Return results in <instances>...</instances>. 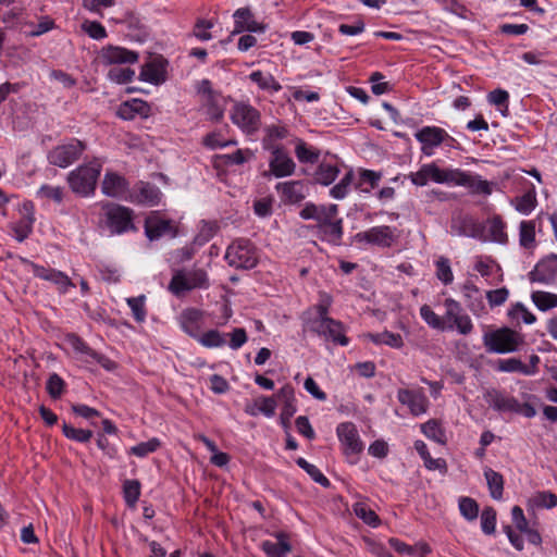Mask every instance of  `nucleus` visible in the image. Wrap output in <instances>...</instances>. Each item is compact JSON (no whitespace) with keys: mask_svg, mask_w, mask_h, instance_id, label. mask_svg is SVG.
Segmentation results:
<instances>
[{"mask_svg":"<svg viewBox=\"0 0 557 557\" xmlns=\"http://www.w3.org/2000/svg\"><path fill=\"white\" fill-rule=\"evenodd\" d=\"M483 344L488 352L505 355L518 351L524 344V337L509 327H499L485 332Z\"/></svg>","mask_w":557,"mask_h":557,"instance_id":"1","label":"nucleus"},{"mask_svg":"<svg viewBox=\"0 0 557 557\" xmlns=\"http://www.w3.org/2000/svg\"><path fill=\"white\" fill-rule=\"evenodd\" d=\"M102 162L95 159L69 173L67 183L73 193L87 197L94 194Z\"/></svg>","mask_w":557,"mask_h":557,"instance_id":"2","label":"nucleus"},{"mask_svg":"<svg viewBox=\"0 0 557 557\" xmlns=\"http://www.w3.org/2000/svg\"><path fill=\"white\" fill-rule=\"evenodd\" d=\"M459 169L440 168L436 163H425L417 172H411L408 177L416 186L422 187L430 182L455 186L459 178Z\"/></svg>","mask_w":557,"mask_h":557,"instance_id":"3","label":"nucleus"},{"mask_svg":"<svg viewBox=\"0 0 557 557\" xmlns=\"http://www.w3.org/2000/svg\"><path fill=\"white\" fill-rule=\"evenodd\" d=\"M305 331L317 334L326 341H332L342 346L348 345L349 341L339 321L327 315H313L304 322Z\"/></svg>","mask_w":557,"mask_h":557,"instance_id":"4","label":"nucleus"},{"mask_svg":"<svg viewBox=\"0 0 557 557\" xmlns=\"http://www.w3.org/2000/svg\"><path fill=\"white\" fill-rule=\"evenodd\" d=\"M209 278L202 269L177 270L169 284L170 292L175 296H184L196 288H207Z\"/></svg>","mask_w":557,"mask_h":557,"instance_id":"5","label":"nucleus"},{"mask_svg":"<svg viewBox=\"0 0 557 557\" xmlns=\"http://www.w3.org/2000/svg\"><path fill=\"white\" fill-rule=\"evenodd\" d=\"M336 434L347 461L356 465L364 447L356 425L351 422H343L336 428Z\"/></svg>","mask_w":557,"mask_h":557,"instance_id":"6","label":"nucleus"},{"mask_svg":"<svg viewBox=\"0 0 557 557\" xmlns=\"http://www.w3.org/2000/svg\"><path fill=\"white\" fill-rule=\"evenodd\" d=\"M230 117L233 124L247 135L255 134L261 126L260 112L248 102H235L231 109Z\"/></svg>","mask_w":557,"mask_h":557,"instance_id":"7","label":"nucleus"},{"mask_svg":"<svg viewBox=\"0 0 557 557\" xmlns=\"http://www.w3.org/2000/svg\"><path fill=\"white\" fill-rule=\"evenodd\" d=\"M225 259L237 269H252L258 263L256 248L247 239L233 242L226 249Z\"/></svg>","mask_w":557,"mask_h":557,"instance_id":"8","label":"nucleus"},{"mask_svg":"<svg viewBox=\"0 0 557 557\" xmlns=\"http://www.w3.org/2000/svg\"><path fill=\"white\" fill-rule=\"evenodd\" d=\"M168 60L162 54L148 53L141 64V82L154 86L162 85L168 79Z\"/></svg>","mask_w":557,"mask_h":557,"instance_id":"9","label":"nucleus"},{"mask_svg":"<svg viewBox=\"0 0 557 557\" xmlns=\"http://www.w3.org/2000/svg\"><path fill=\"white\" fill-rule=\"evenodd\" d=\"M84 150L85 145L82 141L72 139L53 148L48 154V160L51 164L64 169L75 162Z\"/></svg>","mask_w":557,"mask_h":557,"instance_id":"10","label":"nucleus"},{"mask_svg":"<svg viewBox=\"0 0 557 557\" xmlns=\"http://www.w3.org/2000/svg\"><path fill=\"white\" fill-rule=\"evenodd\" d=\"M398 238L397 230L388 225L373 226L356 234L357 243L370 244L379 247H391Z\"/></svg>","mask_w":557,"mask_h":557,"instance_id":"11","label":"nucleus"},{"mask_svg":"<svg viewBox=\"0 0 557 557\" xmlns=\"http://www.w3.org/2000/svg\"><path fill=\"white\" fill-rule=\"evenodd\" d=\"M414 138L421 144V152L426 157H431L434 154L435 148L449 138V135L441 127L424 126L416 132Z\"/></svg>","mask_w":557,"mask_h":557,"instance_id":"12","label":"nucleus"},{"mask_svg":"<svg viewBox=\"0 0 557 557\" xmlns=\"http://www.w3.org/2000/svg\"><path fill=\"white\" fill-rule=\"evenodd\" d=\"M398 401L406 406L409 412L414 416L424 414L429 409V399L422 388H399L397 391Z\"/></svg>","mask_w":557,"mask_h":557,"instance_id":"13","label":"nucleus"},{"mask_svg":"<svg viewBox=\"0 0 557 557\" xmlns=\"http://www.w3.org/2000/svg\"><path fill=\"white\" fill-rule=\"evenodd\" d=\"M25 263L27 270L36 277L52 283L61 293H66L70 288L74 287L70 277L59 270L45 268L29 261H26Z\"/></svg>","mask_w":557,"mask_h":557,"instance_id":"14","label":"nucleus"},{"mask_svg":"<svg viewBox=\"0 0 557 557\" xmlns=\"http://www.w3.org/2000/svg\"><path fill=\"white\" fill-rule=\"evenodd\" d=\"M137 53L120 46L108 45L99 52V61L101 64L123 65L133 64L137 61Z\"/></svg>","mask_w":557,"mask_h":557,"instance_id":"15","label":"nucleus"},{"mask_svg":"<svg viewBox=\"0 0 557 557\" xmlns=\"http://www.w3.org/2000/svg\"><path fill=\"white\" fill-rule=\"evenodd\" d=\"M107 225L113 234H121L129 230L132 212L122 206L110 205L106 208Z\"/></svg>","mask_w":557,"mask_h":557,"instance_id":"16","label":"nucleus"},{"mask_svg":"<svg viewBox=\"0 0 557 557\" xmlns=\"http://www.w3.org/2000/svg\"><path fill=\"white\" fill-rule=\"evenodd\" d=\"M101 191L108 197L125 198L128 195V182L117 172L108 170L101 183Z\"/></svg>","mask_w":557,"mask_h":557,"instance_id":"17","label":"nucleus"},{"mask_svg":"<svg viewBox=\"0 0 557 557\" xmlns=\"http://www.w3.org/2000/svg\"><path fill=\"white\" fill-rule=\"evenodd\" d=\"M534 282L554 284L557 283V255H550L537 262L530 273Z\"/></svg>","mask_w":557,"mask_h":557,"instance_id":"18","label":"nucleus"},{"mask_svg":"<svg viewBox=\"0 0 557 557\" xmlns=\"http://www.w3.org/2000/svg\"><path fill=\"white\" fill-rule=\"evenodd\" d=\"M485 401L495 410L503 412H520L521 405L513 398L506 396L500 391L491 388L485 391L483 395Z\"/></svg>","mask_w":557,"mask_h":557,"instance_id":"19","label":"nucleus"},{"mask_svg":"<svg viewBox=\"0 0 557 557\" xmlns=\"http://www.w3.org/2000/svg\"><path fill=\"white\" fill-rule=\"evenodd\" d=\"M270 171L275 177L289 176L295 172L296 164L293 159L282 149L274 148L269 162Z\"/></svg>","mask_w":557,"mask_h":557,"instance_id":"20","label":"nucleus"},{"mask_svg":"<svg viewBox=\"0 0 557 557\" xmlns=\"http://www.w3.org/2000/svg\"><path fill=\"white\" fill-rule=\"evenodd\" d=\"M145 233L149 240H157L166 234L173 233L170 220L165 219L159 212H154L146 218Z\"/></svg>","mask_w":557,"mask_h":557,"instance_id":"21","label":"nucleus"},{"mask_svg":"<svg viewBox=\"0 0 557 557\" xmlns=\"http://www.w3.org/2000/svg\"><path fill=\"white\" fill-rule=\"evenodd\" d=\"M233 18L235 24L233 34H239L243 32L263 33L265 29L262 24L255 20L249 8L237 9L233 14Z\"/></svg>","mask_w":557,"mask_h":557,"instance_id":"22","label":"nucleus"},{"mask_svg":"<svg viewBox=\"0 0 557 557\" xmlns=\"http://www.w3.org/2000/svg\"><path fill=\"white\" fill-rule=\"evenodd\" d=\"M275 189L281 195V199L287 203H298L304 200L308 194V188L301 181L278 183Z\"/></svg>","mask_w":557,"mask_h":557,"instance_id":"23","label":"nucleus"},{"mask_svg":"<svg viewBox=\"0 0 557 557\" xmlns=\"http://www.w3.org/2000/svg\"><path fill=\"white\" fill-rule=\"evenodd\" d=\"M459 174L458 183H455V186L467 187L476 194L490 195L492 193V184L487 181L481 180L480 176L472 175L461 170H459Z\"/></svg>","mask_w":557,"mask_h":557,"instance_id":"24","label":"nucleus"},{"mask_svg":"<svg viewBox=\"0 0 557 557\" xmlns=\"http://www.w3.org/2000/svg\"><path fill=\"white\" fill-rule=\"evenodd\" d=\"M505 228L506 225L503 220L499 216H493L484 224L485 238L494 243L506 244L508 236Z\"/></svg>","mask_w":557,"mask_h":557,"instance_id":"25","label":"nucleus"},{"mask_svg":"<svg viewBox=\"0 0 557 557\" xmlns=\"http://www.w3.org/2000/svg\"><path fill=\"white\" fill-rule=\"evenodd\" d=\"M320 238L333 245H339L343 238V220L335 218L318 228Z\"/></svg>","mask_w":557,"mask_h":557,"instance_id":"26","label":"nucleus"},{"mask_svg":"<svg viewBox=\"0 0 557 557\" xmlns=\"http://www.w3.org/2000/svg\"><path fill=\"white\" fill-rule=\"evenodd\" d=\"M276 539L278 540L276 543L264 541L261 544L268 557H285L292 550V546L284 533L276 534Z\"/></svg>","mask_w":557,"mask_h":557,"instance_id":"27","label":"nucleus"},{"mask_svg":"<svg viewBox=\"0 0 557 557\" xmlns=\"http://www.w3.org/2000/svg\"><path fill=\"white\" fill-rule=\"evenodd\" d=\"M339 172L341 170L337 164L321 162L314 172L313 180L320 185L329 186L335 182Z\"/></svg>","mask_w":557,"mask_h":557,"instance_id":"28","label":"nucleus"},{"mask_svg":"<svg viewBox=\"0 0 557 557\" xmlns=\"http://www.w3.org/2000/svg\"><path fill=\"white\" fill-rule=\"evenodd\" d=\"M203 106L207 115L213 121H220L225 111V98L220 94H209V98H206Z\"/></svg>","mask_w":557,"mask_h":557,"instance_id":"29","label":"nucleus"},{"mask_svg":"<svg viewBox=\"0 0 557 557\" xmlns=\"http://www.w3.org/2000/svg\"><path fill=\"white\" fill-rule=\"evenodd\" d=\"M249 79L252 83L257 84L260 89L272 94L277 92L282 89L281 84L270 73H264L262 71H253L249 74Z\"/></svg>","mask_w":557,"mask_h":557,"instance_id":"30","label":"nucleus"},{"mask_svg":"<svg viewBox=\"0 0 557 557\" xmlns=\"http://www.w3.org/2000/svg\"><path fill=\"white\" fill-rule=\"evenodd\" d=\"M484 476L488 486L491 497L496 500H500L503 498L504 492L503 475L491 468H485Z\"/></svg>","mask_w":557,"mask_h":557,"instance_id":"31","label":"nucleus"},{"mask_svg":"<svg viewBox=\"0 0 557 557\" xmlns=\"http://www.w3.org/2000/svg\"><path fill=\"white\" fill-rule=\"evenodd\" d=\"M414 448L418 451V454L421 456V458L423 459V462H424V466L426 469L446 472V470H447L446 461L443 458H436V459L432 458L424 442L417 441L414 443Z\"/></svg>","mask_w":557,"mask_h":557,"instance_id":"32","label":"nucleus"},{"mask_svg":"<svg viewBox=\"0 0 557 557\" xmlns=\"http://www.w3.org/2000/svg\"><path fill=\"white\" fill-rule=\"evenodd\" d=\"M528 506L532 509H550L557 506V495L549 491L535 492L528 499Z\"/></svg>","mask_w":557,"mask_h":557,"instance_id":"33","label":"nucleus"},{"mask_svg":"<svg viewBox=\"0 0 557 557\" xmlns=\"http://www.w3.org/2000/svg\"><path fill=\"white\" fill-rule=\"evenodd\" d=\"M421 432L429 440H432L441 445H445L447 442V436L444 428L435 419H431L425 423L421 424Z\"/></svg>","mask_w":557,"mask_h":557,"instance_id":"34","label":"nucleus"},{"mask_svg":"<svg viewBox=\"0 0 557 557\" xmlns=\"http://www.w3.org/2000/svg\"><path fill=\"white\" fill-rule=\"evenodd\" d=\"M496 369L500 372L507 373H522L524 375L533 374V371L529 369L520 359L509 358V359H500L497 361Z\"/></svg>","mask_w":557,"mask_h":557,"instance_id":"35","label":"nucleus"},{"mask_svg":"<svg viewBox=\"0 0 557 557\" xmlns=\"http://www.w3.org/2000/svg\"><path fill=\"white\" fill-rule=\"evenodd\" d=\"M519 244L525 249L535 247V224L533 221H522L520 223Z\"/></svg>","mask_w":557,"mask_h":557,"instance_id":"36","label":"nucleus"},{"mask_svg":"<svg viewBox=\"0 0 557 557\" xmlns=\"http://www.w3.org/2000/svg\"><path fill=\"white\" fill-rule=\"evenodd\" d=\"M354 181V172L349 170L341 178V181L330 189V196L336 200H342L347 197Z\"/></svg>","mask_w":557,"mask_h":557,"instance_id":"37","label":"nucleus"},{"mask_svg":"<svg viewBox=\"0 0 557 557\" xmlns=\"http://www.w3.org/2000/svg\"><path fill=\"white\" fill-rule=\"evenodd\" d=\"M513 205L517 211L522 214L531 213L536 206V193L535 189L532 188L524 193L522 196L517 197L513 200Z\"/></svg>","mask_w":557,"mask_h":557,"instance_id":"38","label":"nucleus"},{"mask_svg":"<svg viewBox=\"0 0 557 557\" xmlns=\"http://www.w3.org/2000/svg\"><path fill=\"white\" fill-rule=\"evenodd\" d=\"M295 153L301 163H315L319 160L320 151L304 141H298L295 148Z\"/></svg>","mask_w":557,"mask_h":557,"instance_id":"39","label":"nucleus"},{"mask_svg":"<svg viewBox=\"0 0 557 557\" xmlns=\"http://www.w3.org/2000/svg\"><path fill=\"white\" fill-rule=\"evenodd\" d=\"M487 100L491 104L495 106L498 109L503 116L508 115V91L504 89H495L487 95Z\"/></svg>","mask_w":557,"mask_h":557,"instance_id":"40","label":"nucleus"},{"mask_svg":"<svg viewBox=\"0 0 557 557\" xmlns=\"http://www.w3.org/2000/svg\"><path fill=\"white\" fill-rule=\"evenodd\" d=\"M354 512L370 527L375 528L380 524L377 515L366 503H356L354 505Z\"/></svg>","mask_w":557,"mask_h":557,"instance_id":"41","label":"nucleus"},{"mask_svg":"<svg viewBox=\"0 0 557 557\" xmlns=\"http://www.w3.org/2000/svg\"><path fill=\"white\" fill-rule=\"evenodd\" d=\"M532 300L536 308L541 311H546L557 307V295L547 292H534Z\"/></svg>","mask_w":557,"mask_h":557,"instance_id":"42","label":"nucleus"},{"mask_svg":"<svg viewBox=\"0 0 557 557\" xmlns=\"http://www.w3.org/2000/svg\"><path fill=\"white\" fill-rule=\"evenodd\" d=\"M63 188L60 186H52L45 184L36 193V197L44 200H51L55 203L63 201Z\"/></svg>","mask_w":557,"mask_h":557,"instance_id":"43","label":"nucleus"},{"mask_svg":"<svg viewBox=\"0 0 557 557\" xmlns=\"http://www.w3.org/2000/svg\"><path fill=\"white\" fill-rule=\"evenodd\" d=\"M123 492L126 505L135 511L139 497V482L136 480L125 481Z\"/></svg>","mask_w":557,"mask_h":557,"instance_id":"44","label":"nucleus"},{"mask_svg":"<svg viewBox=\"0 0 557 557\" xmlns=\"http://www.w3.org/2000/svg\"><path fill=\"white\" fill-rule=\"evenodd\" d=\"M34 219L33 218H25L17 222H14L11 224V233L12 236L18 240L23 242L25 238L28 237L29 233L32 232Z\"/></svg>","mask_w":557,"mask_h":557,"instance_id":"45","label":"nucleus"},{"mask_svg":"<svg viewBox=\"0 0 557 557\" xmlns=\"http://www.w3.org/2000/svg\"><path fill=\"white\" fill-rule=\"evenodd\" d=\"M296 463L302 470H305L312 478V480L315 481L317 483H319L323 486L330 485V481L327 480V478L314 465L308 462L305 458L299 457L296 460Z\"/></svg>","mask_w":557,"mask_h":557,"instance_id":"46","label":"nucleus"},{"mask_svg":"<svg viewBox=\"0 0 557 557\" xmlns=\"http://www.w3.org/2000/svg\"><path fill=\"white\" fill-rule=\"evenodd\" d=\"M463 296L469 300L470 310L476 311L481 309L483 294L476 286L470 283L466 284L463 286Z\"/></svg>","mask_w":557,"mask_h":557,"instance_id":"47","label":"nucleus"},{"mask_svg":"<svg viewBox=\"0 0 557 557\" xmlns=\"http://www.w3.org/2000/svg\"><path fill=\"white\" fill-rule=\"evenodd\" d=\"M135 71L127 66H113L108 72V78L116 84H126L133 79Z\"/></svg>","mask_w":557,"mask_h":557,"instance_id":"48","label":"nucleus"},{"mask_svg":"<svg viewBox=\"0 0 557 557\" xmlns=\"http://www.w3.org/2000/svg\"><path fill=\"white\" fill-rule=\"evenodd\" d=\"M367 336L375 344H385L394 348L403 346V339L399 334L383 332L379 334H368Z\"/></svg>","mask_w":557,"mask_h":557,"instance_id":"49","label":"nucleus"},{"mask_svg":"<svg viewBox=\"0 0 557 557\" xmlns=\"http://www.w3.org/2000/svg\"><path fill=\"white\" fill-rule=\"evenodd\" d=\"M138 113L139 100L137 98L122 102L116 111L117 116L125 121L134 120Z\"/></svg>","mask_w":557,"mask_h":557,"instance_id":"50","label":"nucleus"},{"mask_svg":"<svg viewBox=\"0 0 557 557\" xmlns=\"http://www.w3.org/2000/svg\"><path fill=\"white\" fill-rule=\"evenodd\" d=\"M180 324L193 337H198L201 333L200 315H181Z\"/></svg>","mask_w":557,"mask_h":557,"instance_id":"51","label":"nucleus"},{"mask_svg":"<svg viewBox=\"0 0 557 557\" xmlns=\"http://www.w3.org/2000/svg\"><path fill=\"white\" fill-rule=\"evenodd\" d=\"M338 214V206L331 203V205H319V210L317 213V218L314 221L318 222L317 227L319 228L320 225H324L327 222H331L335 218H337Z\"/></svg>","mask_w":557,"mask_h":557,"instance_id":"52","label":"nucleus"},{"mask_svg":"<svg viewBox=\"0 0 557 557\" xmlns=\"http://www.w3.org/2000/svg\"><path fill=\"white\" fill-rule=\"evenodd\" d=\"M459 510L463 518L469 521L475 520L479 513V506L473 498L460 497Z\"/></svg>","mask_w":557,"mask_h":557,"instance_id":"53","label":"nucleus"},{"mask_svg":"<svg viewBox=\"0 0 557 557\" xmlns=\"http://www.w3.org/2000/svg\"><path fill=\"white\" fill-rule=\"evenodd\" d=\"M436 276L444 284H450L454 281V274L450 268L449 260L445 257H440L436 262Z\"/></svg>","mask_w":557,"mask_h":557,"instance_id":"54","label":"nucleus"},{"mask_svg":"<svg viewBox=\"0 0 557 557\" xmlns=\"http://www.w3.org/2000/svg\"><path fill=\"white\" fill-rule=\"evenodd\" d=\"M65 344L81 356L90 357L94 351L82 338L75 334H67L65 336Z\"/></svg>","mask_w":557,"mask_h":557,"instance_id":"55","label":"nucleus"},{"mask_svg":"<svg viewBox=\"0 0 557 557\" xmlns=\"http://www.w3.org/2000/svg\"><path fill=\"white\" fill-rule=\"evenodd\" d=\"M82 29L92 39L101 40L104 39L108 34L106 28L96 21L86 20L82 23Z\"/></svg>","mask_w":557,"mask_h":557,"instance_id":"56","label":"nucleus"},{"mask_svg":"<svg viewBox=\"0 0 557 557\" xmlns=\"http://www.w3.org/2000/svg\"><path fill=\"white\" fill-rule=\"evenodd\" d=\"M62 430H63V434L67 438L76 441V442H79V443H86L92 436L91 431L84 430V429H76V428H74V426H72L70 424H66V423L63 424Z\"/></svg>","mask_w":557,"mask_h":557,"instance_id":"57","label":"nucleus"},{"mask_svg":"<svg viewBox=\"0 0 557 557\" xmlns=\"http://www.w3.org/2000/svg\"><path fill=\"white\" fill-rule=\"evenodd\" d=\"M206 347H221L225 344V337L218 331L211 330L197 337Z\"/></svg>","mask_w":557,"mask_h":557,"instance_id":"58","label":"nucleus"},{"mask_svg":"<svg viewBox=\"0 0 557 557\" xmlns=\"http://www.w3.org/2000/svg\"><path fill=\"white\" fill-rule=\"evenodd\" d=\"M496 527V511L492 507L485 508L481 513V529L485 534H493Z\"/></svg>","mask_w":557,"mask_h":557,"instance_id":"59","label":"nucleus"},{"mask_svg":"<svg viewBox=\"0 0 557 557\" xmlns=\"http://www.w3.org/2000/svg\"><path fill=\"white\" fill-rule=\"evenodd\" d=\"M425 322L440 330H453V317L454 315H422Z\"/></svg>","mask_w":557,"mask_h":557,"instance_id":"60","label":"nucleus"},{"mask_svg":"<svg viewBox=\"0 0 557 557\" xmlns=\"http://www.w3.org/2000/svg\"><path fill=\"white\" fill-rule=\"evenodd\" d=\"M99 274L103 281L109 283H116L121 277V271L119 268L110 263H101L99 265Z\"/></svg>","mask_w":557,"mask_h":557,"instance_id":"61","label":"nucleus"},{"mask_svg":"<svg viewBox=\"0 0 557 557\" xmlns=\"http://www.w3.org/2000/svg\"><path fill=\"white\" fill-rule=\"evenodd\" d=\"M145 542L147 543V557H180L181 555V552L177 549L166 556V549L160 543L148 540H145Z\"/></svg>","mask_w":557,"mask_h":557,"instance_id":"62","label":"nucleus"},{"mask_svg":"<svg viewBox=\"0 0 557 557\" xmlns=\"http://www.w3.org/2000/svg\"><path fill=\"white\" fill-rule=\"evenodd\" d=\"M161 199V193L159 188L151 186L149 183L141 186V205L149 203L156 205Z\"/></svg>","mask_w":557,"mask_h":557,"instance_id":"63","label":"nucleus"},{"mask_svg":"<svg viewBox=\"0 0 557 557\" xmlns=\"http://www.w3.org/2000/svg\"><path fill=\"white\" fill-rule=\"evenodd\" d=\"M64 387L63 380L55 373L51 374L47 382V389L51 397L58 398L61 396Z\"/></svg>","mask_w":557,"mask_h":557,"instance_id":"64","label":"nucleus"}]
</instances>
